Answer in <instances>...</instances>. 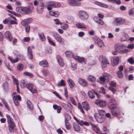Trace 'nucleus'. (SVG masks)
<instances>
[{
	"mask_svg": "<svg viewBox=\"0 0 134 134\" xmlns=\"http://www.w3.org/2000/svg\"><path fill=\"white\" fill-rule=\"evenodd\" d=\"M98 113H95L94 116L96 121L100 123L104 121L105 120V112L104 111L100 110L98 111Z\"/></svg>",
	"mask_w": 134,
	"mask_h": 134,
	"instance_id": "f257e3e1",
	"label": "nucleus"
},
{
	"mask_svg": "<svg viewBox=\"0 0 134 134\" xmlns=\"http://www.w3.org/2000/svg\"><path fill=\"white\" fill-rule=\"evenodd\" d=\"M66 56L69 58L73 57L79 63L83 62L85 63V59L83 58H81L78 56H74L73 53L69 51H67L65 52Z\"/></svg>",
	"mask_w": 134,
	"mask_h": 134,
	"instance_id": "f03ea898",
	"label": "nucleus"
},
{
	"mask_svg": "<svg viewBox=\"0 0 134 134\" xmlns=\"http://www.w3.org/2000/svg\"><path fill=\"white\" fill-rule=\"evenodd\" d=\"M99 59L101 62V66L102 68L106 67L107 66V65L109 64L107 59L104 56L102 55L100 56Z\"/></svg>",
	"mask_w": 134,
	"mask_h": 134,
	"instance_id": "7ed1b4c3",
	"label": "nucleus"
},
{
	"mask_svg": "<svg viewBox=\"0 0 134 134\" xmlns=\"http://www.w3.org/2000/svg\"><path fill=\"white\" fill-rule=\"evenodd\" d=\"M78 15L80 18L83 21L87 20L89 17L88 13L83 10H80L79 11Z\"/></svg>",
	"mask_w": 134,
	"mask_h": 134,
	"instance_id": "20e7f679",
	"label": "nucleus"
},
{
	"mask_svg": "<svg viewBox=\"0 0 134 134\" xmlns=\"http://www.w3.org/2000/svg\"><path fill=\"white\" fill-rule=\"evenodd\" d=\"M102 75L103 76H100L99 77L100 81H98V82L100 83H104L106 79H109L111 77L110 75L106 73H103Z\"/></svg>",
	"mask_w": 134,
	"mask_h": 134,
	"instance_id": "39448f33",
	"label": "nucleus"
},
{
	"mask_svg": "<svg viewBox=\"0 0 134 134\" xmlns=\"http://www.w3.org/2000/svg\"><path fill=\"white\" fill-rule=\"evenodd\" d=\"M125 19L121 18H116L113 22V24L115 25H120L125 23Z\"/></svg>",
	"mask_w": 134,
	"mask_h": 134,
	"instance_id": "423d86ee",
	"label": "nucleus"
},
{
	"mask_svg": "<svg viewBox=\"0 0 134 134\" xmlns=\"http://www.w3.org/2000/svg\"><path fill=\"white\" fill-rule=\"evenodd\" d=\"M117 104L115 100L113 99H110L108 102V106L109 108L112 109H113L117 108Z\"/></svg>",
	"mask_w": 134,
	"mask_h": 134,
	"instance_id": "0eeeda50",
	"label": "nucleus"
},
{
	"mask_svg": "<svg viewBox=\"0 0 134 134\" xmlns=\"http://www.w3.org/2000/svg\"><path fill=\"white\" fill-rule=\"evenodd\" d=\"M94 41L96 44L100 48H103L104 45L103 42L100 39L96 37H93Z\"/></svg>",
	"mask_w": 134,
	"mask_h": 134,
	"instance_id": "6e6552de",
	"label": "nucleus"
},
{
	"mask_svg": "<svg viewBox=\"0 0 134 134\" xmlns=\"http://www.w3.org/2000/svg\"><path fill=\"white\" fill-rule=\"evenodd\" d=\"M44 8V4L42 1H40L39 2L38 5L37 7V12L39 13H41L43 11Z\"/></svg>",
	"mask_w": 134,
	"mask_h": 134,
	"instance_id": "1a4fd4ad",
	"label": "nucleus"
},
{
	"mask_svg": "<svg viewBox=\"0 0 134 134\" xmlns=\"http://www.w3.org/2000/svg\"><path fill=\"white\" fill-rule=\"evenodd\" d=\"M95 103L97 105L102 107H105L107 104V103L105 101L100 99L96 100Z\"/></svg>",
	"mask_w": 134,
	"mask_h": 134,
	"instance_id": "9d476101",
	"label": "nucleus"
},
{
	"mask_svg": "<svg viewBox=\"0 0 134 134\" xmlns=\"http://www.w3.org/2000/svg\"><path fill=\"white\" fill-rule=\"evenodd\" d=\"M26 87L33 93L37 92V91L34 84H26Z\"/></svg>",
	"mask_w": 134,
	"mask_h": 134,
	"instance_id": "9b49d317",
	"label": "nucleus"
},
{
	"mask_svg": "<svg viewBox=\"0 0 134 134\" xmlns=\"http://www.w3.org/2000/svg\"><path fill=\"white\" fill-rule=\"evenodd\" d=\"M53 37L57 42L59 43H61L62 42V38L58 34L54 32L53 33Z\"/></svg>",
	"mask_w": 134,
	"mask_h": 134,
	"instance_id": "f8f14e48",
	"label": "nucleus"
},
{
	"mask_svg": "<svg viewBox=\"0 0 134 134\" xmlns=\"http://www.w3.org/2000/svg\"><path fill=\"white\" fill-rule=\"evenodd\" d=\"M74 119L79 124L81 125H85L87 126H89V124L88 122H86L82 120H80L79 119H77L74 116L73 117Z\"/></svg>",
	"mask_w": 134,
	"mask_h": 134,
	"instance_id": "ddd939ff",
	"label": "nucleus"
},
{
	"mask_svg": "<svg viewBox=\"0 0 134 134\" xmlns=\"http://www.w3.org/2000/svg\"><path fill=\"white\" fill-rule=\"evenodd\" d=\"M48 3V6H50L54 8L59 7L61 5L59 3L55 2H49Z\"/></svg>",
	"mask_w": 134,
	"mask_h": 134,
	"instance_id": "4468645a",
	"label": "nucleus"
},
{
	"mask_svg": "<svg viewBox=\"0 0 134 134\" xmlns=\"http://www.w3.org/2000/svg\"><path fill=\"white\" fill-rule=\"evenodd\" d=\"M120 109L119 108H116L111 109V114L114 116L118 115L120 113Z\"/></svg>",
	"mask_w": 134,
	"mask_h": 134,
	"instance_id": "2eb2a0df",
	"label": "nucleus"
},
{
	"mask_svg": "<svg viewBox=\"0 0 134 134\" xmlns=\"http://www.w3.org/2000/svg\"><path fill=\"white\" fill-rule=\"evenodd\" d=\"M90 124L93 129L94 131L96 133L100 134V133L101 131L99 128L97 127V126L94 124L90 122Z\"/></svg>",
	"mask_w": 134,
	"mask_h": 134,
	"instance_id": "dca6fc26",
	"label": "nucleus"
},
{
	"mask_svg": "<svg viewBox=\"0 0 134 134\" xmlns=\"http://www.w3.org/2000/svg\"><path fill=\"white\" fill-rule=\"evenodd\" d=\"M16 125L15 123L8 124V128L9 131L10 132H13L15 131V127Z\"/></svg>",
	"mask_w": 134,
	"mask_h": 134,
	"instance_id": "f3484780",
	"label": "nucleus"
},
{
	"mask_svg": "<svg viewBox=\"0 0 134 134\" xmlns=\"http://www.w3.org/2000/svg\"><path fill=\"white\" fill-rule=\"evenodd\" d=\"M22 14H27L31 12V9L26 7H22Z\"/></svg>",
	"mask_w": 134,
	"mask_h": 134,
	"instance_id": "a211bd4d",
	"label": "nucleus"
},
{
	"mask_svg": "<svg viewBox=\"0 0 134 134\" xmlns=\"http://www.w3.org/2000/svg\"><path fill=\"white\" fill-rule=\"evenodd\" d=\"M27 55L30 59H32L33 58V55L31 48L30 47H28L27 49Z\"/></svg>",
	"mask_w": 134,
	"mask_h": 134,
	"instance_id": "6ab92c4d",
	"label": "nucleus"
},
{
	"mask_svg": "<svg viewBox=\"0 0 134 134\" xmlns=\"http://www.w3.org/2000/svg\"><path fill=\"white\" fill-rule=\"evenodd\" d=\"M82 105L83 108L86 111L90 109L89 104L86 101L82 102Z\"/></svg>",
	"mask_w": 134,
	"mask_h": 134,
	"instance_id": "aec40b11",
	"label": "nucleus"
},
{
	"mask_svg": "<svg viewBox=\"0 0 134 134\" xmlns=\"http://www.w3.org/2000/svg\"><path fill=\"white\" fill-rule=\"evenodd\" d=\"M94 21L97 23L101 25L104 24V22L103 20L97 17H95L94 18Z\"/></svg>",
	"mask_w": 134,
	"mask_h": 134,
	"instance_id": "412c9836",
	"label": "nucleus"
},
{
	"mask_svg": "<svg viewBox=\"0 0 134 134\" xmlns=\"http://www.w3.org/2000/svg\"><path fill=\"white\" fill-rule=\"evenodd\" d=\"M39 64L43 67H48V63L46 60L40 61L39 63Z\"/></svg>",
	"mask_w": 134,
	"mask_h": 134,
	"instance_id": "4be33fe9",
	"label": "nucleus"
},
{
	"mask_svg": "<svg viewBox=\"0 0 134 134\" xmlns=\"http://www.w3.org/2000/svg\"><path fill=\"white\" fill-rule=\"evenodd\" d=\"M119 58L118 57H116L114 58L113 61H112L111 64L113 66L117 65L119 63Z\"/></svg>",
	"mask_w": 134,
	"mask_h": 134,
	"instance_id": "5701e85b",
	"label": "nucleus"
},
{
	"mask_svg": "<svg viewBox=\"0 0 134 134\" xmlns=\"http://www.w3.org/2000/svg\"><path fill=\"white\" fill-rule=\"evenodd\" d=\"M4 34L6 38L9 41H11L12 40V37L10 32L8 31H7L5 32Z\"/></svg>",
	"mask_w": 134,
	"mask_h": 134,
	"instance_id": "b1692460",
	"label": "nucleus"
},
{
	"mask_svg": "<svg viewBox=\"0 0 134 134\" xmlns=\"http://www.w3.org/2000/svg\"><path fill=\"white\" fill-rule=\"evenodd\" d=\"M57 59L59 64L61 66H63L64 65V64L63 61L61 58L60 56L58 55L57 57Z\"/></svg>",
	"mask_w": 134,
	"mask_h": 134,
	"instance_id": "393cba45",
	"label": "nucleus"
},
{
	"mask_svg": "<svg viewBox=\"0 0 134 134\" xmlns=\"http://www.w3.org/2000/svg\"><path fill=\"white\" fill-rule=\"evenodd\" d=\"M49 14L50 15L55 17H58L59 15V13L57 11H51L49 12Z\"/></svg>",
	"mask_w": 134,
	"mask_h": 134,
	"instance_id": "a878e982",
	"label": "nucleus"
},
{
	"mask_svg": "<svg viewBox=\"0 0 134 134\" xmlns=\"http://www.w3.org/2000/svg\"><path fill=\"white\" fill-rule=\"evenodd\" d=\"M120 51L118 52L121 54H124L126 52V46L125 45L121 44L120 47Z\"/></svg>",
	"mask_w": 134,
	"mask_h": 134,
	"instance_id": "bb28decb",
	"label": "nucleus"
},
{
	"mask_svg": "<svg viewBox=\"0 0 134 134\" xmlns=\"http://www.w3.org/2000/svg\"><path fill=\"white\" fill-rule=\"evenodd\" d=\"M76 27L79 29L84 28L86 29V26L85 24L82 23H78L76 24Z\"/></svg>",
	"mask_w": 134,
	"mask_h": 134,
	"instance_id": "cd10ccee",
	"label": "nucleus"
},
{
	"mask_svg": "<svg viewBox=\"0 0 134 134\" xmlns=\"http://www.w3.org/2000/svg\"><path fill=\"white\" fill-rule=\"evenodd\" d=\"M6 116L7 119L8 124H13V123H15L13 121V120L9 115L7 114L6 115Z\"/></svg>",
	"mask_w": 134,
	"mask_h": 134,
	"instance_id": "c85d7f7f",
	"label": "nucleus"
},
{
	"mask_svg": "<svg viewBox=\"0 0 134 134\" xmlns=\"http://www.w3.org/2000/svg\"><path fill=\"white\" fill-rule=\"evenodd\" d=\"M26 104H27V107L29 109L31 110H32L33 109V105L30 100H27L26 102Z\"/></svg>",
	"mask_w": 134,
	"mask_h": 134,
	"instance_id": "c756f323",
	"label": "nucleus"
},
{
	"mask_svg": "<svg viewBox=\"0 0 134 134\" xmlns=\"http://www.w3.org/2000/svg\"><path fill=\"white\" fill-rule=\"evenodd\" d=\"M126 40V33L125 32H122L121 34V41H125Z\"/></svg>",
	"mask_w": 134,
	"mask_h": 134,
	"instance_id": "7c9ffc66",
	"label": "nucleus"
},
{
	"mask_svg": "<svg viewBox=\"0 0 134 134\" xmlns=\"http://www.w3.org/2000/svg\"><path fill=\"white\" fill-rule=\"evenodd\" d=\"M116 86V84H111V86L109 87V89L111 90L113 93H114L116 91V90L113 88Z\"/></svg>",
	"mask_w": 134,
	"mask_h": 134,
	"instance_id": "2f4dec72",
	"label": "nucleus"
},
{
	"mask_svg": "<svg viewBox=\"0 0 134 134\" xmlns=\"http://www.w3.org/2000/svg\"><path fill=\"white\" fill-rule=\"evenodd\" d=\"M12 99L13 101H20L21 99V97L19 95L14 96L12 97Z\"/></svg>",
	"mask_w": 134,
	"mask_h": 134,
	"instance_id": "473e14b6",
	"label": "nucleus"
},
{
	"mask_svg": "<svg viewBox=\"0 0 134 134\" xmlns=\"http://www.w3.org/2000/svg\"><path fill=\"white\" fill-rule=\"evenodd\" d=\"M73 127L75 130L76 131H80V128L79 126L77 124L75 123L73 124Z\"/></svg>",
	"mask_w": 134,
	"mask_h": 134,
	"instance_id": "72a5a7b5",
	"label": "nucleus"
},
{
	"mask_svg": "<svg viewBox=\"0 0 134 134\" xmlns=\"http://www.w3.org/2000/svg\"><path fill=\"white\" fill-rule=\"evenodd\" d=\"M87 80L92 82H94L96 81V79L93 76L90 75L87 78Z\"/></svg>",
	"mask_w": 134,
	"mask_h": 134,
	"instance_id": "f704fd0d",
	"label": "nucleus"
},
{
	"mask_svg": "<svg viewBox=\"0 0 134 134\" xmlns=\"http://www.w3.org/2000/svg\"><path fill=\"white\" fill-rule=\"evenodd\" d=\"M92 91L93 92V91ZM95 94L94 92L90 91L88 93V95L89 97L91 99H93L95 97Z\"/></svg>",
	"mask_w": 134,
	"mask_h": 134,
	"instance_id": "c9c22d12",
	"label": "nucleus"
},
{
	"mask_svg": "<svg viewBox=\"0 0 134 134\" xmlns=\"http://www.w3.org/2000/svg\"><path fill=\"white\" fill-rule=\"evenodd\" d=\"M61 28L64 30H67L69 27V26L66 24H63L62 23L61 24Z\"/></svg>",
	"mask_w": 134,
	"mask_h": 134,
	"instance_id": "e433bc0d",
	"label": "nucleus"
},
{
	"mask_svg": "<svg viewBox=\"0 0 134 134\" xmlns=\"http://www.w3.org/2000/svg\"><path fill=\"white\" fill-rule=\"evenodd\" d=\"M39 37L41 41H44L46 40L45 37L43 33L39 34Z\"/></svg>",
	"mask_w": 134,
	"mask_h": 134,
	"instance_id": "4c0bfd02",
	"label": "nucleus"
},
{
	"mask_svg": "<svg viewBox=\"0 0 134 134\" xmlns=\"http://www.w3.org/2000/svg\"><path fill=\"white\" fill-rule=\"evenodd\" d=\"M8 59L13 63L17 62L19 60V59L18 58L13 59L12 58L10 57H8Z\"/></svg>",
	"mask_w": 134,
	"mask_h": 134,
	"instance_id": "58836bf2",
	"label": "nucleus"
},
{
	"mask_svg": "<svg viewBox=\"0 0 134 134\" xmlns=\"http://www.w3.org/2000/svg\"><path fill=\"white\" fill-rule=\"evenodd\" d=\"M47 40L49 43L52 45L55 46V44L52 40L51 38L48 36L47 37Z\"/></svg>",
	"mask_w": 134,
	"mask_h": 134,
	"instance_id": "ea45409f",
	"label": "nucleus"
},
{
	"mask_svg": "<svg viewBox=\"0 0 134 134\" xmlns=\"http://www.w3.org/2000/svg\"><path fill=\"white\" fill-rule=\"evenodd\" d=\"M75 0H68V4L70 5L74 6L75 5Z\"/></svg>",
	"mask_w": 134,
	"mask_h": 134,
	"instance_id": "a19ab883",
	"label": "nucleus"
},
{
	"mask_svg": "<svg viewBox=\"0 0 134 134\" xmlns=\"http://www.w3.org/2000/svg\"><path fill=\"white\" fill-rule=\"evenodd\" d=\"M121 44L118 43L116 44L114 46V49L117 51H120V47Z\"/></svg>",
	"mask_w": 134,
	"mask_h": 134,
	"instance_id": "79ce46f5",
	"label": "nucleus"
},
{
	"mask_svg": "<svg viewBox=\"0 0 134 134\" xmlns=\"http://www.w3.org/2000/svg\"><path fill=\"white\" fill-rule=\"evenodd\" d=\"M78 81L80 84H86V83L85 80L81 78H79Z\"/></svg>",
	"mask_w": 134,
	"mask_h": 134,
	"instance_id": "37998d69",
	"label": "nucleus"
},
{
	"mask_svg": "<svg viewBox=\"0 0 134 134\" xmlns=\"http://www.w3.org/2000/svg\"><path fill=\"white\" fill-rule=\"evenodd\" d=\"M128 13L129 15L134 16V8L130 10Z\"/></svg>",
	"mask_w": 134,
	"mask_h": 134,
	"instance_id": "c03bdc74",
	"label": "nucleus"
},
{
	"mask_svg": "<svg viewBox=\"0 0 134 134\" xmlns=\"http://www.w3.org/2000/svg\"><path fill=\"white\" fill-rule=\"evenodd\" d=\"M22 7H17L16 8V12L22 14Z\"/></svg>",
	"mask_w": 134,
	"mask_h": 134,
	"instance_id": "a18cd8bd",
	"label": "nucleus"
},
{
	"mask_svg": "<svg viewBox=\"0 0 134 134\" xmlns=\"http://www.w3.org/2000/svg\"><path fill=\"white\" fill-rule=\"evenodd\" d=\"M23 68V64H20L19 65L17 66V69L19 71L21 70Z\"/></svg>",
	"mask_w": 134,
	"mask_h": 134,
	"instance_id": "49530a36",
	"label": "nucleus"
},
{
	"mask_svg": "<svg viewBox=\"0 0 134 134\" xmlns=\"http://www.w3.org/2000/svg\"><path fill=\"white\" fill-rule=\"evenodd\" d=\"M117 76L119 78H121L122 77V73L120 71H118L117 73Z\"/></svg>",
	"mask_w": 134,
	"mask_h": 134,
	"instance_id": "de8ad7c7",
	"label": "nucleus"
},
{
	"mask_svg": "<svg viewBox=\"0 0 134 134\" xmlns=\"http://www.w3.org/2000/svg\"><path fill=\"white\" fill-rule=\"evenodd\" d=\"M65 120H69L71 119V117L70 115L68 114H66L65 115Z\"/></svg>",
	"mask_w": 134,
	"mask_h": 134,
	"instance_id": "09e8293b",
	"label": "nucleus"
},
{
	"mask_svg": "<svg viewBox=\"0 0 134 134\" xmlns=\"http://www.w3.org/2000/svg\"><path fill=\"white\" fill-rule=\"evenodd\" d=\"M24 74L26 76H27L30 77H33V74L28 72H24Z\"/></svg>",
	"mask_w": 134,
	"mask_h": 134,
	"instance_id": "8fccbe9b",
	"label": "nucleus"
},
{
	"mask_svg": "<svg viewBox=\"0 0 134 134\" xmlns=\"http://www.w3.org/2000/svg\"><path fill=\"white\" fill-rule=\"evenodd\" d=\"M21 24L22 25L25 26L27 24H28L25 19L23 20L21 22Z\"/></svg>",
	"mask_w": 134,
	"mask_h": 134,
	"instance_id": "3c124183",
	"label": "nucleus"
},
{
	"mask_svg": "<svg viewBox=\"0 0 134 134\" xmlns=\"http://www.w3.org/2000/svg\"><path fill=\"white\" fill-rule=\"evenodd\" d=\"M62 105L63 107L66 110L68 108L70 107L68 104L64 103H62Z\"/></svg>",
	"mask_w": 134,
	"mask_h": 134,
	"instance_id": "603ef678",
	"label": "nucleus"
},
{
	"mask_svg": "<svg viewBox=\"0 0 134 134\" xmlns=\"http://www.w3.org/2000/svg\"><path fill=\"white\" fill-rule=\"evenodd\" d=\"M55 23L57 25L61 24V23L58 19H56L53 20Z\"/></svg>",
	"mask_w": 134,
	"mask_h": 134,
	"instance_id": "864d4df0",
	"label": "nucleus"
},
{
	"mask_svg": "<svg viewBox=\"0 0 134 134\" xmlns=\"http://www.w3.org/2000/svg\"><path fill=\"white\" fill-rule=\"evenodd\" d=\"M127 61L129 63L131 64H133L134 62L133 58L132 57H131L130 58L128 59H127Z\"/></svg>",
	"mask_w": 134,
	"mask_h": 134,
	"instance_id": "5fc2aeb1",
	"label": "nucleus"
},
{
	"mask_svg": "<svg viewBox=\"0 0 134 134\" xmlns=\"http://www.w3.org/2000/svg\"><path fill=\"white\" fill-rule=\"evenodd\" d=\"M25 28L26 32H29L30 31V27L29 26L27 25L25 26Z\"/></svg>",
	"mask_w": 134,
	"mask_h": 134,
	"instance_id": "6e6d98bb",
	"label": "nucleus"
},
{
	"mask_svg": "<svg viewBox=\"0 0 134 134\" xmlns=\"http://www.w3.org/2000/svg\"><path fill=\"white\" fill-rule=\"evenodd\" d=\"M81 3L80 2L78 1H75V5L74 6H76L77 7H79L81 6Z\"/></svg>",
	"mask_w": 134,
	"mask_h": 134,
	"instance_id": "4d7b16f0",
	"label": "nucleus"
},
{
	"mask_svg": "<svg viewBox=\"0 0 134 134\" xmlns=\"http://www.w3.org/2000/svg\"><path fill=\"white\" fill-rule=\"evenodd\" d=\"M127 48L131 49H132L134 48V44L133 43L129 44L127 46Z\"/></svg>",
	"mask_w": 134,
	"mask_h": 134,
	"instance_id": "13d9d810",
	"label": "nucleus"
},
{
	"mask_svg": "<svg viewBox=\"0 0 134 134\" xmlns=\"http://www.w3.org/2000/svg\"><path fill=\"white\" fill-rule=\"evenodd\" d=\"M100 6L105 8H108V5L102 2H100Z\"/></svg>",
	"mask_w": 134,
	"mask_h": 134,
	"instance_id": "bf43d9fd",
	"label": "nucleus"
},
{
	"mask_svg": "<svg viewBox=\"0 0 134 134\" xmlns=\"http://www.w3.org/2000/svg\"><path fill=\"white\" fill-rule=\"evenodd\" d=\"M53 93H54L57 97H58L60 99H62V98L59 96V94L56 92L53 91Z\"/></svg>",
	"mask_w": 134,
	"mask_h": 134,
	"instance_id": "052dcab7",
	"label": "nucleus"
},
{
	"mask_svg": "<svg viewBox=\"0 0 134 134\" xmlns=\"http://www.w3.org/2000/svg\"><path fill=\"white\" fill-rule=\"evenodd\" d=\"M68 120H65V126L67 129H69V126H70V124L68 122Z\"/></svg>",
	"mask_w": 134,
	"mask_h": 134,
	"instance_id": "680f3d73",
	"label": "nucleus"
},
{
	"mask_svg": "<svg viewBox=\"0 0 134 134\" xmlns=\"http://www.w3.org/2000/svg\"><path fill=\"white\" fill-rule=\"evenodd\" d=\"M69 99H70V100L71 102L74 105H76V103L74 99V98L71 97H70L69 98Z\"/></svg>",
	"mask_w": 134,
	"mask_h": 134,
	"instance_id": "e2e57ef3",
	"label": "nucleus"
},
{
	"mask_svg": "<svg viewBox=\"0 0 134 134\" xmlns=\"http://www.w3.org/2000/svg\"><path fill=\"white\" fill-rule=\"evenodd\" d=\"M78 108L80 110V111L81 112H82L83 113H84V111H83V109H82L81 106V105L80 104H79V103H78Z\"/></svg>",
	"mask_w": 134,
	"mask_h": 134,
	"instance_id": "0e129e2a",
	"label": "nucleus"
},
{
	"mask_svg": "<svg viewBox=\"0 0 134 134\" xmlns=\"http://www.w3.org/2000/svg\"><path fill=\"white\" fill-rule=\"evenodd\" d=\"M25 19L28 24L31 23L32 21V19L31 18H29Z\"/></svg>",
	"mask_w": 134,
	"mask_h": 134,
	"instance_id": "69168bd1",
	"label": "nucleus"
},
{
	"mask_svg": "<svg viewBox=\"0 0 134 134\" xmlns=\"http://www.w3.org/2000/svg\"><path fill=\"white\" fill-rule=\"evenodd\" d=\"M30 40V38L29 37H26L24 38L23 41L24 42H28Z\"/></svg>",
	"mask_w": 134,
	"mask_h": 134,
	"instance_id": "338daca9",
	"label": "nucleus"
},
{
	"mask_svg": "<svg viewBox=\"0 0 134 134\" xmlns=\"http://www.w3.org/2000/svg\"><path fill=\"white\" fill-rule=\"evenodd\" d=\"M10 24L11 25L16 24H17V23L14 20H10Z\"/></svg>",
	"mask_w": 134,
	"mask_h": 134,
	"instance_id": "774afa93",
	"label": "nucleus"
}]
</instances>
